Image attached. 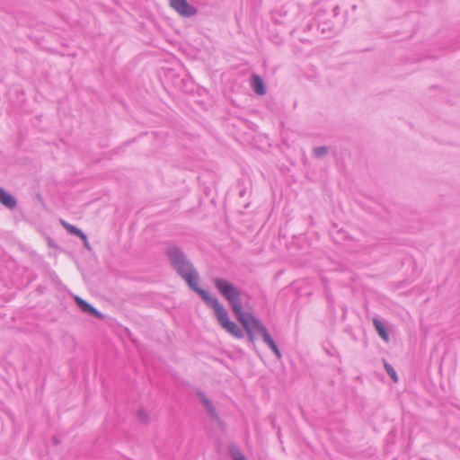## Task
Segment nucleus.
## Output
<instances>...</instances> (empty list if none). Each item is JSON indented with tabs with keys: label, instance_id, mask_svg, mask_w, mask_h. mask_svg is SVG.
I'll list each match as a JSON object with an SVG mask.
<instances>
[{
	"label": "nucleus",
	"instance_id": "1",
	"mask_svg": "<svg viewBox=\"0 0 460 460\" xmlns=\"http://www.w3.org/2000/svg\"><path fill=\"white\" fill-rule=\"evenodd\" d=\"M164 252L171 267L192 291L200 297L208 292L199 287V274L180 246L173 243L168 244Z\"/></svg>",
	"mask_w": 460,
	"mask_h": 460
},
{
	"label": "nucleus",
	"instance_id": "2",
	"mask_svg": "<svg viewBox=\"0 0 460 460\" xmlns=\"http://www.w3.org/2000/svg\"><path fill=\"white\" fill-rule=\"evenodd\" d=\"M201 298L207 306L214 310L218 323L226 332L237 339L244 337L243 331L234 322L229 319L227 311L216 296H212L207 292Z\"/></svg>",
	"mask_w": 460,
	"mask_h": 460
},
{
	"label": "nucleus",
	"instance_id": "3",
	"mask_svg": "<svg viewBox=\"0 0 460 460\" xmlns=\"http://www.w3.org/2000/svg\"><path fill=\"white\" fill-rule=\"evenodd\" d=\"M213 284L220 295L229 303L235 316L242 314L241 291L232 282L222 278L213 279Z\"/></svg>",
	"mask_w": 460,
	"mask_h": 460
},
{
	"label": "nucleus",
	"instance_id": "4",
	"mask_svg": "<svg viewBox=\"0 0 460 460\" xmlns=\"http://www.w3.org/2000/svg\"><path fill=\"white\" fill-rule=\"evenodd\" d=\"M170 6L183 17H192L197 14L198 10L190 4L187 0H169Z\"/></svg>",
	"mask_w": 460,
	"mask_h": 460
},
{
	"label": "nucleus",
	"instance_id": "5",
	"mask_svg": "<svg viewBox=\"0 0 460 460\" xmlns=\"http://www.w3.org/2000/svg\"><path fill=\"white\" fill-rule=\"evenodd\" d=\"M320 33L324 38H331L337 35L341 31V25H336L333 20L321 22L317 25Z\"/></svg>",
	"mask_w": 460,
	"mask_h": 460
},
{
	"label": "nucleus",
	"instance_id": "6",
	"mask_svg": "<svg viewBox=\"0 0 460 460\" xmlns=\"http://www.w3.org/2000/svg\"><path fill=\"white\" fill-rule=\"evenodd\" d=\"M242 314L243 319L247 321L249 327L252 329V332H253L254 334L261 335L262 333L261 327L266 328L261 320L252 313L244 312L243 310H242Z\"/></svg>",
	"mask_w": 460,
	"mask_h": 460
},
{
	"label": "nucleus",
	"instance_id": "7",
	"mask_svg": "<svg viewBox=\"0 0 460 460\" xmlns=\"http://www.w3.org/2000/svg\"><path fill=\"white\" fill-rule=\"evenodd\" d=\"M76 305L85 314L94 316L98 319H103L104 315L98 311L96 308H94L92 305H90L88 302L84 300L83 298L79 296H75V298Z\"/></svg>",
	"mask_w": 460,
	"mask_h": 460
},
{
	"label": "nucleus",
	"instance_id": "8",
	"mask_svg": "<svg viewBox=\"0 0 460 460\" xmlns=\"http://www.w3.org/2000/svg\"><path fill=\"white\" fill-rule=\"evenodd\" d=\"M198 395H199V398L200 399V401L202 402V403L204 404V406H205L208 413L209 414L210 418L213 420L218 421L219 420V416H218L215 407L213 406L211 401L202 392H199Z\"/></svg>",
	"mask_w": 460,
	"mask_h": 460
},
{
	"label": "nucleus",
	"instance_id": "9",
	"mask_svg": "<svg viewBox=\"0 0 460 460\" xmlns=\"http://www.w3.org/2000/svg\"><path fill=\"white\" fill-rule=\"evenodd\" d=\"M0 203L9 209H13L17 206L16 199L9 192L0 187Z\"/></svg>",
	"mask_w": 460,
	"mask_h": 460
},
{
	"label": "nucleus",
	"instance_id": "10",
	"mask_svg": "<svg viewBox=\"0 0 460 460\" xmlns=\"http://www.w3.org/2000/svg\"><path fill=\"white\" fill-rule=\"evenodd\" d=\"M251 86L253 91L260 94L263 95L266 93V87L262 78L260 75H252L251 78Z\"/></svg>",
	"mask_w": 460,
	"mask_h": 460
},
{
	"label": "nucleus",
	"instance_id": "11",
	"mask_svg": "<svg viewBox=\"0 0 460 460\" xmlns=\"http://www.w3.org/2000/svg\"><path fill=\"white\" fill-rule=\"evenodd\" d=\"M373 324L378 335L385 341H389V334L385 324L377 318H373Z\"/></svg>",
	"mask_w": 460,
	"mask_h": 460
},
{
	"label": "nucleus",
	"instance_id": "12",
	"mask_svg": "<svg viewBox=\"0 0 460 460\" xmlns=\"http://www.w3.org/2000/svg\"><path fill=\"white\" fill-rule=\"evenodd\" d=\"M236 318L239 321V323L243 325V327L244 328V330L248 335L249 341L252 343V346H254L256 334H254V332H252V329L249 327L247 321L243 319V316L242 314L237 315Z\"/></svg>",
	"mask_w": 460,
	"mask_h": 460
},
{
	"label": "nucleus",
	"instance_id": "13",
	"mask_svg": "<svg viewBox=\"0 0 460 460\" xmlns=\"http://www.w3.org/2000/svg\"><path fill=\"white\" fill-rule=\"evenodd\" d=\"M329 152V149L327 146H317L313 149V155L315 158H323Z\"/></svg>",
	"mask_w": 460,
	"mask_h": 460
},
{
	"label": "nucleus",
	"instance_id": "14",
	"mask_svg": "<svg viewBox=\"0 0 460 460\" xmlns=\"http://www.w3.org/2000/svg\"><path fill=\"white\" fill-rule=\"evenodd\" d=\"M63 226L71 234H74V235H78L79 234H82V230L77 228L76 226H72L68 223H66V221L62 220L61 221Z\"/></svg>",
	"mask_w": 460,
	"mask_h": 460
},
{
	"label": "nucleus",
	"instance_id": "15",
	"mask_svg": "<svg viewBox=\"0 0 460 460\" xmlns=\"http://www.w3.org/2000/svg\"><path fill=\"white\" fill-rule=\"evenodd\" d=\"M261 331H262V333L261 334V336L262 337V340L264 341L265 344H267L268 346L271 345L272 343H274L275 341H273V339L271 338L270 334L269 333L267 328H261Z\"/></svg>",
	"mask_w": 460,
	"mask_h": 460
},
{
	"label": "nucleus",
	"instance_id": "16",
	"mask_svg": "<svg viewBox=\"0 0 460 460\" xmlns=\"http://www.w3.org/2000/svg\"><path fill=\"white\" fill-rule=\"evenodd\" d=\"M261 331H262V333L261 334V336L262 337V340L264 341L265 344H267L268 346L271 345L272 343H274L275 341H273V339L271 338L270 334L269 333L267 328H261Z\"/></svg>",
	"mask_w": 460,
	"mask_h": 460
},
{
	"label": "nucleus",
	"instance_id": "17",
	"mask_svg": "<svg viewBox=\"0 0 460 460\" xmlns=\"http://www.w3.org/2000/svg\"><path fill=\"white\" fill-rule=\"evenodd\" d=\"M385 368L387 372V374L391 376V378L394 381V382H397L398 380V377H397V374H396V371L394 370V368L388 363H385Z\"/></svg>",
	"mask_w": 460,
	"mask_h": 460
},
{
	"label": "nucleus",
	"instance_id": "18",
	"mask_svg": "<svg viewBox=\"0 0 460 460\" xmlns=\"http://www.w3.org/2000/svg\"><path fill=\"white\" fill-rule=\"evenodd\" d=\"M269 348L272 350V352L275 354V356L278 359H280L282 358V354H281L279 347L277 346L276 342L270 345Z\"/></svg>",
	"mask_w": 460,
	"mask_h": 460
},
{
	"label": "nucleus",
	"instance_id": "19",
	"mask_svg": "<svg viewBox=\"0 0 460 460\" xmlns=\"http://www.w3.org/2000/svg\"><path fill=\"white\" fill-rule=\"evenodd\" d=\"M137 416L140 422L147 423L148 417H147V414L144 411H142V410L138 411L137 413Z\"/></svg>",
	"mask_w": 460,
	"mask_h": 460
},
{
	"label": "nucleus",
	"instance_id": "20",
	"mask_svg": "<svg viewBox=\"0 0 460 460\" xmlns=\"http://www.w3.org/2000/svg\"><path fill=\"white\" fill-rule=\"evenodd\" d=\"M77 236H78V237H80V238L82 239V241L84 242V243L88 240V239H87V235H86L83 231H82V234H79Z\"/></svg>",
	"mask_w": 460,
	"mask_h": 460
},
{
	"label": "nucleus",
	"instance_id": "21",
	"mask_svg": "<svg viewBox=\"0 0 460 460\" xmlns=\"http://www.w3.org/2000/svg\"><path fill=\"white\" fill-rule=\"evenodd\" d=\"M77 236H78V237H80V238L82 239V241L84 242V243L88 240V239H87V235H86L83 231H82V234H79Z\"/></svg>",
	"mask_w": 460,
	"mask_h": 460
},
{
	"label": "nucleus",
	"instance_id": "22",
	"mask_svg": "<svg viewBox=\"0 0 460 460\" xmlns=\"http://www.w3.org/2000/svg\"><path fill=\"white\" fill-rule=\"evenodd\" d=\"M235 460H246V458L244 457V456L240 455L238 457H235Z\"/></svg>",
	"mask_w": 460,
	"mask_h": 460
},
{
	"label": "nucleus",
	"instance_id": "23",
	"mask_svg": "<svg viewBox=\"0 0 460 460\" xmlns=\"http://www.w3.org/2000/svg\"><path fill=\"white\" fill-rule=\"evenodd\" d=\"M84 247H85L86 249H88V250H90V249H91L90 244H89V243H88V240L84 243Z\"/></svg>",
	"mask_w": 460,
	"mask_h": 460
},
{
	"label": "nucleus",
	"instance_id": "24",
	"mask_svg": "<svg viewBox=\"0 0 460 460\" xmlns=\"http://www.w3.org/2000/svg\"><path fill=\"white\" fill-rule=\"evenodd\" d=\"M53 441H54V443H55L56 445H58V438H57L55 436L53 437Z\"/></svg>",
	"mask_w": 460,
	"mask_h": 460
},
{
	"label": "nucleus",
	"instance_id": "25",
	"mask_svg": "<svg viewBox=\"0 0 460 460\" xmlns=\"http://www.w3.org/2000/svg\"><path fill=\"white\" fill-rule=\"evenodd\" d=\"M338 10H339V7H338V6L334 8L335 16H336V15H337V13H338Z\"/></svg>",
	"mask_w": 460,
	"mask_h": 460
}]
</instances>
